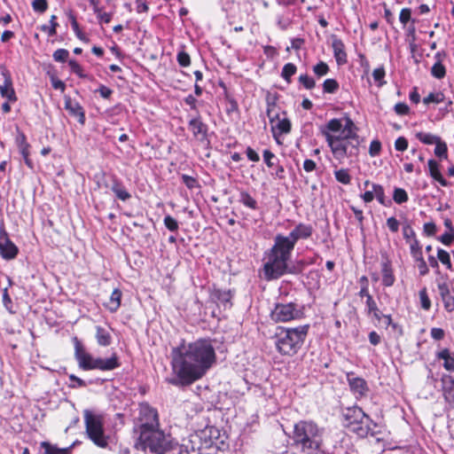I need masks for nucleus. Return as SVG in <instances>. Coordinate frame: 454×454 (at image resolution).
<instances>
[{
	"label": "nucleus",
	"instance_id": "61",
	"mask_svg": "<svg viewBox=\"0 0 454 454\" xmlns=\"http://www.w3.org/2000/svg\"><path fill=\"white\" fill-rule=\"evenodd\" d=\"M72 29L79 40H81L84 43H87L89 41V38L87 37V35L80 29V27H79V24L77 21L73 22Z\"/></svg>",
	"mask_w": 454,
	"mask_h": 454
},
{
	"label": "nucleus",
	"instance_id": "42",
	"mask_svg": "<svg viewBox=\"0 0 454 454\" xmlns=\"http://www.w3.org/2000/svg\"><path fill=\"white\" fill-rule=\"evenodd\" d=\"M431 75L436 79H442L446 75V68L443 64L434 63L431 67Z\"/></svg>",
	"mask_w": 454,
	"mask_h": 454
},
{
	"label": "nucleus",
	"instance_id": "57",
	"mask_svg": "<svg viewBox=\"0 0 454 454\" xmlns=\"http://www.w3.org/2000/svg\"><path fill=\"white\" fill-rule=\"evenodd\" d=\"M70 381L72 383H70L69 387H72V388H78V387H86V382L78 378L77 376H75L74 374H70L68 376Z\"/></svg>",
	"mask_w": 454,
	"mask_h": 454
},
{
	"label": "nucleus",
	"instance_id": "40",
	"mask_svg": "<svg viewBox=\"0 0 454 454\" xmlns=\"http://www.w3.org/2000/svg\"><path fill=\"white\" fill-rule=\"evenodd\" d=\"M393 200L396 204H403L408 201L409 196L403 188L395 187L393 192Z\"/></svg>",
	"mask_w": 454,
	"mask_h": 454
},
{
	"label": "nucleus",
	"instance_id": "27",
	"mask_svg": "<svg viewBox=\"0 0 454 454\" xmlns=\"http://www.w3.org/2000/svg\"><path fill=\"white\" fill-rule=\"evenodd\" d=\"M364 184L365 187L368 185L372 186L374 192V198L379 201L380 204L383 206H389L391 204L390 200L386 201L385 192L382 185L378 184H371L369 180H366Z\"/></svg>",
	"mask_w": 454,
	"mask_h": 454
},
{
	"label": "nucleus",
	"instance_id": "53",
	"mask_svg": "<svg viewBox=\"0 0 454 454\" xmlns=\"http://www.w3.org/2000/svg\"><path fill=\"white\" fill-rule=\"evenodd\" d=\"M381 151V143L378 140H372L369 146V154L372 157L378 156Z\"/></svg>",
	"mask_w": 454,
	"mask_h": 454
},
{
	"label": "nucleus",
	"instance_id": "20",
	"mask_svg": "<svg viewBox=\"0 0 454 454\" xmlns=\"http://www.w3.org/2000/svg\"><path fill=\"white\" fill-rule=\"evenodd\" d=\"M65 108L68 111V113L77 118V121L81 124H84L85 122V113L82 106L75 100L71 99L70 98H65Z\"/></svg>",
	"mask_w": 454,
	"mask_h": 454
},
{
	"label": "nucleus",
	"instance_id": "13",
	"mask_svg": "<svg viewBox=\"0 0 454 454\" xmlns=\"http://www.w3.org/2000/svg\"><path fill=\"white\" fill-rule=\"evenodd\" d=\"M19 253L17 246L10 239L4 224H0V255L5 260L14 259Z\"/></svg>",
	"mask_w": 454,
	"mask_h": 454
},
{
	"label": "nucleus",
	"instance_id": "16",
	"mask_svg": "<svg viewBox=\"0 0 454 454\" xmlns=\"http://www.w3.org/2000/svg\"><path fill=\"white\" fill-rule=\"evenodd\" d=\"M381 284L385 287L392 286L395 282L394 269L391 261L385 257L380 262Z\"/></svg>",
	"mask_w": 454,
	"mask_h": 454
},
{
	"label": "nucleus",
	"instance_id": "6",
	"mask_svg": "<svg viewBox=\"0 0 454 454\" xmlns=\"http://www.w3.org/2000/svg\"><path fill=\"white\" fill-rule=\"evenodd\" d=\"M174 440L170 434H165L158 427L141 431L136 446L143 450H150L154 454H165L174 447Z\"/></svg>",
	"mask_w": 454,
	"mask_h": 454
},
{
	"label": "nucleus",
	"instance_id": "52",
	"mask_svg": "<svg viewBox=\"0 0 454 454\" xmlns=\"http://www.w3.org/2000/svg\"><path fill=\"white\" fill-rule=\"evenodd\" d=\"M32 8L35 12H44L48 9L47 0H34L32 2Z\"/></svg>",
	"mask_w": 454,
	"mask_h": 454
},
{
	"label": "nucleus",
	"instance_id": "9",
	"mask_svg": "<svg viewBox=\"0 0 454 454\" xmlns=\"http://www.w3.org/2000/svg\"><path fill=\"white\" fill-rule=\"evenodd\" d=\"M304 317V307L296 302L276 303L270 311V318L275 323H287Z\"/></svg>",
	"mask_w": 454,
	"mask_h": 454
},
{
	"label": "nucleus",
	"instance_id": "24",
	"mask_svg": "<svg viewBox=\"0 0 454 454\" xmlns=\"http://www.w3.org/2000/svg\"><path fill=\"white\" fill-rule=\"evenodd\" d=\"M435 357L438 361H442L443 368L448 372H454V352L449 348H442L435 354Z\"/></svg>",
	"mask_w": 454,
	"mask_h": 454
},
{
	"label": "nucleus",
	"instance_id": "33",
	"mask_svg": "<svg viewBox=\"0 0 454 454\" xmlns=\"http://www.w3.org/2000/svg\"><path fill=\"white\" fill-rule=\"evenodd\" d=\"M41 448L44 450V454H68L69 450V448L59 449L47 442H41Z\"/></svg>",
	"mask_w": 454,
	"mask_h": 454
},
{
	"label": "nucleus",
	"instance_id": "12",
	"mask_svg": "<svg viewBox=\"0 0 454 454\" xmlns=\"http://www.w3.org/2000/svg\"><path fill=\"white\" fill-rule=\"evenodd\" d=\"M74 358L77 361L78 366L80 369L83 371H91L93 370V365L95 364L96 358L90 353H89L82 342L77 339V337L74 338Z\"/></svg>",
	"mask_w": 454,
	"mask_h": 454
},
{
	"label": "nucleus",
	"instance_id": "28",
	"mask_svg": "<svg viewBox=\"0 0 454 454\" xmlns=\"http://www.w3.org/2000/svg\"><path fill=\"white\" fill-rule=\"evenodd\" d=\"M96 339L99 346L107 347L111 344L112 337L109 332L102 326H96Z\"/></svg>",
	"mask_w": 454,
	"mask_h": 454
},
{
	"label": "nucleus",
	"instance_id": "63",
	"mask_svg": "<svg viewBox=\"0 0 454 454\" xmlns=\"http://www.w3.org/2000/svg\"><path fill=\"white\" fill-rule=\"evenodd\" d=\"M399 225L400 223L395 217L391 216L387 219V226L392 232H397Z\"/></svg>",
	"mask_w": 454,
	"mask_h": 454
},
{
	"label": "nucleus",
	"instance_id": "5",
	"mask_svg": "<svg viewBox=\"0 0 454 454\" xmlns=\"http://www.w3.org/2000/svg\"><path fill=\"white\" fill-rule=\"evenodd\" d=\"M292 251L274 238V244L265 253L266 262L263 264V275L266 280L278 279L287 271L288 262Z\"/></svg>",
	"mask_w": 454,
	"mask_h": 454
},
{
	"label": "nucleus",
	"instance_id": "43",
	"mask_svg": "<svg viewBox=\"0 0 454 454\" xmlns=\"http://www.w3.org/2000/svg\"><path fill=\"white\" fill-rule=\"evenodd\" d=\"M339 82L335 79H326L323 82L325 93L333 94L339 90Z\"/></svg>",
	"mask_w": 454,
	"mask_h": 454
},
{
	"label": "nucleus",
	"instance_id": "4",
	"mask_svg": "<svg viewBox=\"0 0 454 454\" xmlns=\"http://www.w3.org/2000/svg\"><path fill=\"white\" fill-rule=\"evenodd\" d=\"M309 325L296 327H278L275 334V347L282 356H293L302 348L309 333Z\"/></svg>",
	"mask_w": 454,
	"mask_h": 454
},
{
	"label": "nucleus",
	"instance_id": "54",
	"mask_svg": "<svg viewBox=\"0 0 454 454\" xmlns=\"http://www.w3.org/2000/svg\"><path fill=\"white\" fill-rule=\"evenodd\" d=\"M372 77L375 82H379V86L383 85L386 82L384 81L385 70L383 67L375 68L372 72Z\"/></svg>",
	"mask_w": 454,
	"mask_h": 454
},
{
	"label": "nucleus",
	"instance_id": "48",
	"mask_svg": "<svg viewBox=\"0 0 454 454\" xmlns=\"http://www.w3.org/2000/svg\"><path fill=\"white\" fill-rule=\"evenodd\" d=\"M68 66L70 67L72 73L75 74L80 78H85L87 76L82 66L75 59L68 60Z\"/></svg>",
	"mask_w": 454,
	"mask_h": 454
},
{
	"label": "nucleus",
	"instance_id": "2",
	"mask_svg": "<svg viewBox=\"0 0 454 454\" xmlns=\"http://www.w3.org/2000/svg\"><path fill=\"white\" fill-rule=\"evenodd\" d=\"M319 131L339 163L359 154L362 140L357 126L349 116L330 119L320 126Z\"/></svg>",
	"mask_w": 454,
	"mask_h": 454
},
{
	"label": "nucleus",
	"instance_id": "8",
	"mask_svg": "<svg viewBox=\"0 0 454 454\" xmlns=\"http://www.w3.org/2000/svg\"><path fill=\"white\" fill-rule=\"evenodd\" d=\"M84 422L86 433L89 438L98 447L104 448L107 445V439L104 434L103 417L101 414L85 410Z\"/></svg>",
	"mask_w": 454,
	"mask_h": 454
},
{
	"label": "nucleus",
	"instance_id": "64",
	"mask_svg": "<svg viewBox=\"0 0 454 454\" xmlns=\"http://www.w3.org/2000/svg\"><path fill=\"white\" fill-rule=\"evenodd\" d=\"M411 11L409 8H403L400 12L399 20L402 24L406 25V23L411 20Z\"/></svg>",
	"mask_w": 454,
	"mask_h": 454
},
{
	"label": "nucleus",
	"instance_id": "36",
	"mask_svg": "<svg viewBox=\"0 0 454 454\" xmlns=\"http://www.w3.org/2000/svg\"><path fill=\"white\" fill-rule=\"evenodd\" d=\"M434 155L440 159L448 158V146L447 144L440 137L439 142L434 144Z\"/></svg>",
	"mask_w": 454,
	"mask_h": 454
},
{
	"label": "nucleus",
	"instance_id": "39",
	"mask_svg": "<svg viewBox=\"0 0 454 454\" xmlns=\"http://www.w3.org/2000/svg\"><path fill=\"white\" fill-rule=\"evenodd\" d=\"M444 98L445 96L442 91L431 92L428 94V96L423 98V103L425 105H429L431 103L439 104L443 102Z\"/></svg>",
	"mask_w": 454,
	"mask_h": 454
},
{
	"label": "nucleus",
	"instance_id": "10",
	"mask_svg": "<svg viewBox=\"0 0 454 454\" xmlns=\"http://www.w3.org/2000/svg\"><path fill=\"white\" fill-rule=\"evenodd\" d=\"M314 229L311 224L299 223L288 235L277 234L275 239L293 252L295 244L301 239H309Z\"/></svg>",
	"mask_w": 454,
	"mask_h": 454
},
{
	"label": "nucleus",
	"instance_id": "17",
	"mask_svg": "<svg viewBox=\"0 0 454 454\" xmlns=\"http://www.w3.org/2000/svg\"><path fill=\"white\" fill-rule=\"evenodd\" d=\"M188 128L196 139L203 141L207 138V125L202 121L200 116L192 118L189 121Z\"/></svg>",
	"mask_w": 454,
	"mask_h": 454
},
{
	"label": "nucleus",
	"instance_id": "58",
	"mask_svg": "<svg viewBox=\"0 0 454 454\" xmlns=\"http://www.w3.org/2000/svg\"><path fill=\"white\" fill-rule=\"evenodd\" d=\"M182 181L185 184V186L190 190L200 186L196 178L190 176L188 175H183Z\"/></svg>",
	"mask_w": 454,
	"mask_h": 454
},
{
	"label": "nucleus",
	"instance_id": "45",
	"mask_svg": "<svg viewBox=\"0 0 454 454\" xmlns=\"http://www.w3.org/2000/svg\"><path fill=\"white\" fill-rule=\"evenodd\" d=\"M312 70L315 75L317 77H322L329 73L330 68L325 62L319 61L317 65L313 66Z\"/></svg>",
	"mask_w": 454,
	"mask_h": 454
},
{
	"label": "nucleus",
	"instance_id": "34",
	"mask_svg": "<svg viewBox=\"0 0 454 454\" xmlns=\"http://www.w3.org/2000/svg\"><path fill=\"white\" fill-rule=\"evenodd\" d=\"M239 202L250 209L258 207L257 201L247 192H241L239 195Z\"/></svg>",
	"mask_w": 454,
	"mask_h": 454
},
{
	"label": "nucleus",
	"instance_id": "56",
	"mask_svg": "<svg viewBox=\"0 0 454 454\" xmlns=\"http://www.w3.org/2000/svg\"><path fill=\"white\" fill-rule=\"evenodd\" d=\"M176 59L178 64L184 67H188L191 64L190 56L185 51H179L177 53Z\"/></svg>",
	"mask_w": 454,
	"mask_h": 454
},
{
	"label": "nucleus",
	"instance_id": "18",
	"mask_svg": "<svg viewBox=\"0 0 454 454\" xmlns=\"http://www.w3.org/2000/svg\"><path fill=\"white\" fill-rule=\"evenodd\" d=\"M332 48L334 59L339 66L348 62V55L343 41L336 35L332 36Z\"/></svg>",
	"mask_w": 454,
	"mask_h": 454
},
{
	"label": "nucleus",
	"instance_id": "38",
	"mask_svg": "<svg viewBox=\"0 0 454 454\" xmlns=\"http://www.w3.org/2000/svg\"><path fill=\"white\" fill-rule=\"evenodd\" d=\"M335 179L342 184H349L351 176L348 168H340L334 171Z\"/></svg>",
	"mask_w": 454,
	"mask_h": 454
},
{
	"label": "nucleus",
	"instance_id": "22",
	"mask_svg": "<svg viewBox=\"0 0 454 454\" xmlns=\"http://www.w3.org/2000/svg\"><path fill=\"white\" fill-rule=\"evenodd\" d=\"M442 394L445 401L454 406V379L449 375L442 377Z\"/></svg>",
	"mask_w": 454,
	"mask_h": 454
},
{
	"label": "nucleus",
	"instance_id": "32",
	"mask_svg": "<svg viewBox=\"0 0 454 454\" xmlns=\"http://www.w3.org/2000/svg\"><path fill=\"white\" fill-rule=\"evenodd\" d=\"M15 143L19 148L20 154L29 153L30 145L27 141L26 135L18 129L17 136L15 137Z\"/></svg>",
	"mask_w": 454,
	"mask_h": 454
},
{
	"label": "nucleus",
	"instance_id": "46",
	"mask_svg": "<svg viewBox=\"0 0 454 454\" xmlns=\"http://www.w3.org/2000/svg\"><path fill=\"white\" fill-rule=\"evenodd\" d=\"M298 81L306 90H312L316 86L315 80L307 74H300Z\"/></svg>",
	"mask_w": 454,
	"mask_h": 454
},
{
	"label": "nucleus",
	"instance_id": "14",
	"mask_svg": "<svg viewBox=\"0 0 454 454\" xmlns=\"http://www.w3.org/2000/svg\"><path fill=\"white\" fill-rule=\"evenodd\" d=\"M347 381L351 392L356 399L365 396L369 391L365 380L360 377H356L355 373L352 372L347 373Z\"/></svg>",
	"mask_w": 454,
	"mask_h": 454
},
{
	"label": "nucleus",
	"instance_id": "50",
	"mask_svg": "<svg viewBox=\"0 0 454 454\" xmlns=\"http://www.w3.org/2000/svg\"><path fill=\"white\" fill-rule=\"evenodd\" d=\"M163 223H164L165 227L168 231H170L172 232H176L178 231V228H179L178 222L171 215H166L164 217Z\"/></svg>",
	"mask_w": 454,
	"mask_h": 454
},
{
	"label": "nucleus",
	"instance_id": "7",
	"mask_svg": "<svg viewBox=\"0 0 454 454\" xmlns=\"http://www.w3.org/2000/svg\"><path fill=\"white\" fill-rule=\"evenodd\" d=\"M343 426L359 437L375 434L376 424L358 406L346 408L342 412Z\"/></svg>",
	"mask_w": 454,
	"mask_h": 454
},
{
	"label": "nucleus",
	"instance_id": "26",
	"mask_svg": "<svg viewBox=\"0 0 454 454\" xmlns=\"http://www.w3.org/2000/svg\"><path fill=\"white\" fill-rule=\"evenodd\" d=\"M427 165H428L429 175L433 179L437 181L442 186L446 187V186L450 185L449 182L441 174L440 165L435 160H434V159L428 160Z\"/></svg>",
	"mask_w": 454,
	"mask_h": 454
},
{
	"label": "nucleus",
	"instance_id": "11",
	"mask_svg": "<svg viewBox=\"0 0 454 454\" xmlns=\"http://www.w3.org/2000/svg\"><path fill=\"white\" fill-rule=\"evenodd\" d=\"M139 433L159 427L158 412L148 403H140L138 412Z\"/></svg>",
	"mask_w": 454,
	"mask_h": 454
},
{
	"label": "nucleus",
	"instance_id": "37",
	"mask_svg": "<svg viewBox=\"0 0 454 454\" xmlns=\"http://www.w3.org/2000/svg\"><path fill=\"white\" fill-rule=\"evenodd\" d=\"M297 67L293 63L286 64L281 71V77L287 82H291V77L296 73Z\"/></svg>",
	"mask_w": 454,
	"mask_h": 454
},
{
	"label": "nucleus",
	"instance_id": "25",
	"mask_svg": "<svg viewBox=\"0 0 454 454\" xmlns=\"http://www.w3.org/2000/svg\"><path fill=\"white\" fill-rule=\"evenodd\" d=\"M3 74L4 76V84L0 85V94L2 98H6L9 102H15L17 100V97L12 87L11 76L5 73Z\"/></svg>",
	"mask_w": 454,
	"mask_h": 454
},
{
	"label": "nucleus",
	"instance_id": "51",
	"mask_svg": "<svg viewBox=\"0 0 454 454\" xmlns=\"http://www.w3.org/2000/svg\"><path fill=\"white\" fill-rule=\"evenodd\" d=\"M403 235L407 243L416 239V233L410 224H405L403 227Z\"/></svg>",
	"mask_w": 454,
	"mask_h": 454
},
{
	"label": "nucleus",
	"instance_id": "31",
	"mask_svg": "<svg viewBox=\"0 0 454 454\" xmlns=\"http://www.w3.org/2000/svg\"><path fill=\"white\" fill-rule=\"evenodd\" d=\"M111 190L115 194V196L122 201H126L131 197L130 193L119 181L114 182Z\"/></svg>",
	"mask_w": 454,
	"mask_h": 454
},
{
	"label": "nucleus",
	"instance_id": "59",
	"mask_svg": "<svg viewBox=\"0 0 454 454\" xmlns=\"http://www.w3.org/2000/svg\"><path fill=\"white\" fill-rule=\"evenodd\" d=\"M408 148V140L404 137H399L395 141V149L399 152H404Z\"/></svg>",
	"mask_w": 454,
	"mask_h": 454
},
{
	"label": "nucleus",
	"instance_id": "55",
	"mask_svg": "<svg viewBox=\"0 0 454 454\" xmlns=\"http://www.w3.org/2000/svg\"><path fill=\"white\" fill-rule=\"evenodd\" d=\"M394 111L397 115L403 116L410 113V107L407 104L399 102L395 105Z\"/></svg>",
	"mask_w": 454,
	"mask_h": 454
},
{
	"label": "nucleus",
	"instance_id": "47",
	"mask_svg": "<svg viewBox=\"0 0 454 454\" xmlns=\"http://www.w3.org/2000/svg\"><path fill=\"white\" fill-rule=\"evenodd\" d=\"M419 296L421 308L425 310H429L431 308V301L428 297L427 291L426 287L422 288L419 291Z\"/></svg>",
	"mask_w": 454,
	"mask_h": 454
},
{
	"label": "nucleus",
	"instance_id": "23",
	"mask_svg": "<svg viewBox=\"0 0 454 454\" xmlns=\"http://www.w3.org/2000/svg\"><path fill=\"white\" fill-rule=\"evenodd\" d=\"M277 123H271L272 136L278 142V138L283 134H287L291 130V121L287 118L276 119Z\"/></svg>",
	"mask_w": 454,
	"mask_h": 454
},
{
	"label": "nucleus",
	"instance_id": "29",
	"mask_svg": "<svg viewBox=\"0 0 454 454\" xmlns=\"http://www.w3.org/2000/svg\"><path fill=\"white\" fill-rule=\"evenodd\" d=\"M414 136L420 143L427 145H434L440 139L439 136L425 131H415Z\"/></svg>",
	"mask_w": 454,
	"mask_h": 454
},
{
	"label": "nucleus",
	"instance_id": "44",
	"mask_svg": "<svg viewBox=\"0 0 454 454\" xmlns=\"http://www.w3.org/2000/svg\"><path fill=\"white\" fill-rule=\"evenodd\" d=\"M437 259L448 269V270H452V264H451V261H450V254L442 249V248H439L437 250Z\"/></svg>",
	"mask_w": 454,
	"mask_h": 454
},
{
	"label": "nucleus",
	"instance_id": "62",
	"mask_svg": "<svg viewBox=\"0 0 454 454\" xmlns=\"http://www.w3.org/2000/svg\"><path fill=\"white\" fill-rule=\"evenodd\" d=\"M274 159H276V156L270 150L263 151V160L267 167L273 168L275 166L276 163L273 161Z\"/></svg>",
	"mask_w": 454,
	"mask_h": 454
},
{
	"label": "nucleus",
	"instance_id": "30",
	"mask_svg": "<svg viewBox=\"0 0 454 454\" xmlns=\"http://www.w3.org/2000/svg\"><path fill=\"white\" fill-rule=\"evenodd\" d=\"M122 294L120 289L115 288L110 296V300L108 304L106 305L107 309L111 312H115L121 306Z\"/></svg>",
	"mask_w": 454,
	"mask_h": 454
},
{
	"label": "nucleus",
	"instance_id": "1",
	"mask_svg": "<svg viewBox=\"0 0 454 454\" xmlns=\"http://www.w3.org/2000/svg\"><path fill=\"white\" fill-rule=\"evenodd\" d=\"M216 363V354L210 339L182 343L171 350V367L176 378L174 386H189L203 378Z\"/></svg>",
	"mask_w": 454,
	"mask_h": 454
},
{
	"label": "nucleus",
	"instance_id": "35",
	"mask_svg": "<svg viewBox=\"0 0 454 454\" xmlns=\"http://www.w3.org/2000/svg\"><path fill=\"white\" fill-rule=\"evenodd\" d=\"M59 23L57 22V16L51 15L50 19V24L42 25L41 30L48 34L49 36H54L57 34V27Z\"/></svg>",
	"mask_w": 454,
	"mask_h": 454
},
{
	"label": "nucleus",
	"instance_id": "3",
	"mask_svg": "<svg viewBox=\"0 0 454 454\" xmlns=\"http://www.w3.org/2000/svg\"><path fill=\"white\" fill-rule=\"evenodd\" d=\"M324 428L311 420H300L294 426L293 448L301 454H316L323 444Z\"/></svg>",
	"mask_w": 454,
	"mask_h": 454
},
{
	"label": "nucleus",
	"instance_id": "15",
	"mask_svg": "<svg viewBox=\"0 0 454 454\" xmlns=\"http://www.w3.org/2000/svg\"><path fill=\"white\" fill-rule=\"evenodd\" d=\"M233 294L231 290L213 289L210 293V300L219 308L223 309H230L232 305L231 299Z\"/></svg>",
	"mask_w": 454,
	"mask_h": 454
},
{
	"label": "nucleus",
	"instance_id": "60",
	"mask_svg": "<svg viewBox=\"0 0 454 454\" xmlns=\"http://www.w3.org/2000/svg\"><path fill=\"white\" fill-rule=\"evenodd\" d=\"M378 305L372 295L365 299V312L368 316H371V312L378 309Z\"/></svg>",
	"mask_w": 454,
	"mask_h": 454
},
{
	"label": "nucleus",
	"instance_id": "19",
	"mask_svg": "<svg viewBox=\"0 0 454 454\" xmlns=\"http://www.w3.org/2000/svg\"><path fill=\"white\" fill-rule=\"evenodd\" d=\"M121 366L119 357L116 354H113L108 358L97 357L93 370L112 371Z\"/></svg>",
	"mask_w": 454,
	"mask_h": 454
},
{
	"label": "nucleus",
	"instance_id": "21",
	"mask_svg": "<svg viewBox=\"0 0 454 454\" xmlns=\"http://www.w3.org/2000/svg\"><path fill=\"white\" fill-rule=\"evenodd\" d=\"M439 293L448 312L454 310V292L451 291L446 283L438 285Z\"/></svg>",
	"mask_w": 454,
	"mask_h": 454
},
{
	"label": "nucleus",
	"instance_id": "41",
	"mask_svg": "<svg viewBox=\"0 0 454 454\" xmlns=\"http://www.w3.org/2000/svg\"><path fill=\"white\" fill-rule=\"evenodd\" d=\"M266 114L270 123H274L276 119H278L279 114L278 112V106L275 102H267Z\"/></svg>",
	"mask_w": 454,
	"mask_h": 454
},
{
	"label": "nucleus",
	"instance_id": "49",
	"mask_svg": "<svg viewBox=\"0 0 454 454\" xmlns=\"http://www.w3.org/2000/svg\"><path fill=\"white\" fill-rule=\"evenodd\" d=\"M52 58L56 62H67L69 58V51L66 49H58L53 52Z\"/></svg>",
	"mask_w": 454,
	"mask_h": 454
}]
</instances>
